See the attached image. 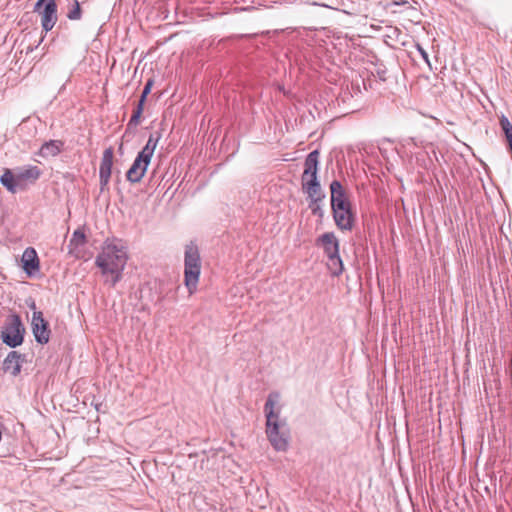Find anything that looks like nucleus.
I'll return each mask as SVG.
<instances>
[{
  "instance_id": "nucleus-1",
  "label": "nucleus",
  "mask_w": 512,
  "mask_h": 512,
  "mask_svg": "<svg viewBox=\"0 0 512 512\" xmlns=\"http://www.w3.org/2000/svg\"><path fill=\"white\" fill-rule=\"evenodd\" d=\"M128 260L126 247L120 240H107L95 259L106 283L114 287L121 279Z\"/></svg>"
},
{
  "instance_id": "nucleus-2",
  "label": "nucleus",
  "mask_w": 512,
  "mask_h": 512,
  "mask_svg": "<svg viewBox=\"0 0 512 512\" xmlns=\"http://www.w3.org/2000/svg\"><path fill=\"white\" fill-rule=\"evenodd\" d=\"M279 399V393L272 392L268 395L264 405L266 434L275 450L286 451L289 446L290 433L286 421L280 418V411L275 410Z\"/></svg>"
},
{
  "instance_id": "nucleus-3",
  "label": "nucleus",
  "mask_w": 512,
  "mask_h": 512,
  "mask_svg": "<svg viewBox=\"0 0 512 512\" xmlns=\"http://www.w3.org/2000/svg\"><path fill=\"white\" fill-rule=\"evenodd\" d=\"M316 245L323 248L327 257V268L331 275L339 276L342 274L344 266L339 255V240L333 232H326L319 236Z\"/></svg>"
},
{
  "instance_id": "nucleus-4",
  "label": "nucleus",
  "mask_w": 512,
  "mask_h": 512,
  "mask_svg": "<svg viewBox=\"0 0 512 512\" xmlns=\"http://www.w3.org/2000/svg\"><path fill=\"white\" fill-rule=\"evenodd\" d=\"M201 272V260L198 247L190 242L185 246L184 281L190 294L194 293Z\"/></svg>"
},
{
  "instance_id": "nucleus-5",
  "label": "nucleus",
  "mask_w": 512,
  "mask_h": 512,
  "mask_svg": "<svg viewBox=\"0 0 512 512\" xmlns=\"http://www.w3.org/2000/svg\"><path fill=\"white\" fill-rule=\"evenodd\" d=\"M25 328L21 322V318L13 314L11 315L1 331V339L4 344L11 348L20 346L23 343Z\"/></svg>"
},
{
  "instance_id": "nucleus-6",
  "label": "nucleus",
  "mask_w": 512,
  "mask_h": 512,
  "mask_svg": "<svg viewBox=\"0 0 512 512\" xmlns=\"http://www.w3.org/2000/svg\"><path fill=\"white\" fill-rule=\"evenodd\" d=\"M34 11L41 16V26L45 32L51 31L57 22L56 0H38Z\"/></svg>"
},
{
  "instance_id": "nucleus-7",
  "label": "nucleus",
  "mask_w": 512,
  "mask_h": 512,
  "mask_svg": "<svg viewBox=\"0 0 512 512\" xmlns=\"http://www.w3.org/2000/svg\"><path fill=\"white\" fill-rule=\"evenodd\" d=\"M319 151H311L304 162V171L301 176L302 188L320 184L318 180Z\"/></svg>"
},
{
  "instance_id": "nucleus-8",
  "label": "nucleus",
  "mask_w": 512,
  "mask_h": 512,
  "mask_svg": "<svg viewBox=\"0 0 512 512\" xmlns=\"http://www.w3.org/2000/svg\"><path fill=\"white\" fill-rule=\"evenodd\" d=\"M331 209L336 226L342 231H351L355 223V214L352 211L351 202Z\"/></svg>"
},
{
  "instance_id": "nucleus-9",
  "label": "nucleus",
  "mask_w": 512,
  "mask_h": 512,
  "mask_svg": "<svg viewBox=\"0 0 512 512\" xmlns=\"http://www.w3.org/2000/svg\"><path fill=\"white\" fill-rule=\"evenodd\" d=\"M32 332L39 344H46L50 339L48 322L44 319L41 311H34L31 320Z\"/></svg>"
},
{
  "instance_id": "nucleus-10",
  "label": "nucleus",
  "mask_w": 512,
  "mask_h": 512,
  "mask_svg": "<svg viewBox=\"0 0 512 512\" xmlns=\"http://www.w3.org/2000/svg\"><path fill=\"white\" fill-rule=\"evenodd\" d=\"M114 159V151L112 147H108L104 150L100 167H99V181H100V190L104 191L109 184L112 166Z\"/></svg>"
},
{
  "instance_id": "nucleus-11",
  "label": "nucleus",
  "mask_w": 512,
  "mask_h": 512,
  "mask_svg": "<svg viewBox=\"0 0 512 512\" xmlns=\"http://www.w3.org/2000/svg\"><path fill=\"white\" fill-rule=\"evenodd\" d=\"M150 161L151 160L149 158H146L142 154L138 153L131 167L128 169L126 173L127 180L131 183L140 182L143 176L145 175V172Z\"/></svg>"
},
{
  "instance_id": "nucleus-12",
  "label": "nucleus",
  "mask_w": 512,
  "mask_h": 512,
  "mask_svg": "<svg viewBox=\"0 0 512 512\" xmlns=\"http://www.w3.org/2000/svg\"><path fill=\"white\" fill-rule=\"evenodd\" d=\"M153 86V80L149 79L143 88V91L141 93L140 99L138 101V104L136 108L134 109L132 116L128 122V127L130 126H137L140 122L141 115L143 113L144 104L147 99L148 94L151 92Z\"/></svg>"
},
{
  "instance_id": "nucleus-13",
  "label": "nucleus",
  "mask_w": 512,
  "mask_h": 512,
  "mask_svg": "<svg viewBox=\"0 0 512 512\" xmlns=\"http://www.w3.org/2000/svg\"><path fill=\"white\" fill-rule=\"evenodd\" d=\"M331 191V208L336 206L346 205L350 203L346 191L340 181L334 180L330 184Z\"/></svg>"
},
{
  "instance_id": "nucleus-14",
  "label": "nucleus",
  "mask_w": 512,
  "mask_h": 512,
  "mask_svg": "<svg viewBox=\"0 0 512 512\" xmlns=\"http://www.w3.org/2000/svg\"><path fill=\"white\" fill-rule=\"evenodd\" d=\"M15 173L23 189L28 182H35L41 174L40 169L36 166L18 169Z\"/></svg>"
},
{
  "instance_id": "nucleus-15",
  "label": "nucleus",
  "mask_w": 512,
  "mask_h": 512,
  "mask_svg": "<svg viewBox=\"0 0 512 512\" xmlns=\"http://www.w3.org/2000/svg\"><path fill=\"white\" fill-rule=\"evenodd\" d=\"M23 269L28 275H32L39 268V259L33 248H27L22 255Z\"/></svg>"
},
{
  "instance_id": "nucleus-16",
  "label": "nucleus",
  "mask_w": 512,
  "mask_h": 512,
  "mask_svg": "<svg viewBox=\"0 0 512 512\" xmlns=\"http://www.w3.org/2000/svg\"><path fill=\"white\" fill-rule=\"evenodd\" d=\"M64 148V142L61 140H50L42 144L39 155L43 158L55 157L59 155Z\"/></svg>"
},
{
  "instance_id": "nucleus-17",
  "label": "nucleus",
  "mask_w": 512,
  "mask_h": 512,
  "mask_svg": "<svg viewBox=\"0 0 512 512\" xmlns=\"http://www.w3.org/2000/svg\"><path fill=\"white\" fill-rule=\"evenodd\" d=\"M0 183L11 193H16L23 189L16 173L9 169H6L0 176Z\"/></svg>"
},
{
  "instance_id": "nucleus-18",
  "label": "nucleus",
  "mask_w": 512,
  "mask_h": 512,
  "mask_svg": "<svg viewBox=\"0 0 512 512\" xmlns=\"http://www.w3.org/2000/svg\"><path fill=\"white\" fill-rule=\"evenodd\" d=\"M20 358V354L16 351H11L3 362L4 371L11 373L13 376L18 375L21 371Z\"/></svg>"
},
{
  "instance_id": "nucleus-19",
  "label": "nucleus",
  "mask_w": 512,
  "mask_h": 512,
  "mask_svg": "<svg viewBox=\"0 0 512 512\" xmlns=\"http://www.w3.org/2000/svg\"><path fill=\"white\" fill-rule=\"evenodd\" d=\"M160 138V133H151L149 135L146 145L142 148V150L139 153L151 160Z\"/></svg>"
},
{
  "instance_id": "nucleus-20",
  "label": "nucleus",
  "mask_w": 512,
  "mask_h": 512,
  "mask_svg": "<svg viewBox=\"0 0 512 512\" xmlns=\"http://www.w3.org/2000/svg\"><path fill=\"white\" fill-rule=\"evenodd\" d=\"M302 189L308 195L310 202H322L325 198V194L322 191L320 184L315 186H308Z\"/></svg>"
},
{
  "instance_id": "nucleus-21",
  "label": "nucleus",
  "mask_w": 512,
  "mask_h": 512,
  "mask_svg": "<svg viewBox=\"0 0 512 512\" xmlns=\"http://www.w3.org/2000/svg\"><path fill=\"white\" fill-rule=\"evenodd\" d=\"M81 17H82V10L80 7V3L78 0H73L68 9L67 18L69 20L75 21V20H80Z\"/></svg>"
},
{
  "instance_id": "nucleus-22",
  "label": "nucleus",
  "mask_w": 512,
  "mask_h": 512,
  "mask_svg": "<svg viewBox=\"0 0 512 512\" xmlns=\"http://www.w3.org/2000/svg\"><path fill=\"white\" fill-rule=\"evenodd\" d=\"M85 241H86V237H85L84 232L80 229H77L72 234L69 246L78 248L80 246H83L85 244Z\"/></svg>"
},
{
  "instance_id": "nucleus-23",
  "label": "nucleus",
  "mask_w": 512,
  "mask_h": 512,
  "mask_svg": "<svg viewBox=\"0 0 512 512\" xmlns=\"http://www.w3.org/2000/svg\"><path fill=\"white\" fill-rule=\"evenodd\" d=\"M309 208L311 209V212L313 215L318 216V217H323L324 211L321 207V202H316V203L309 202Z\"/></svg>"
},
{
  "instance_id": "nucleus-24",
  "label": "nucleus",
  "mask_w": 512,
  "mask_h": 512,
  "mask_svg": "<svg viewBox=\"0 0 512 512\" xmlns=\"http://www.w3.org/2000/svg\"><path fill=\"white\" fill-rule=\"evenodd\" d=\"M418 51L420 52L421 56L423 57V59L429 63V60H428V54L427 52L420 46H418Z\"/></svg>"
},
{
  "instance_id": "nucleus-25",
  "label": "nucleus",
  "mask_w": 512,
  "mask_h": 512,
  "mask_svg": "<svg viewBox=\"0 0 512 512\" xmlns=\"http://www.w3.org/2000/svg\"><path fill=\"white\" fill-rule=\"evenodd\" d=\"M29 307H30L31 309H33L34 311H36V310H35V309H36V305H35V302H34V301H32V302H31V304L29 305Z\"/></svg>"
}]
</instances>
